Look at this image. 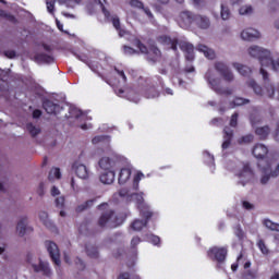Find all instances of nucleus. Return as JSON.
I'll list each match as a JSON object with an SVG mask.
<instances>
[{"label": "nucleus", "instance_id": "f257e3e1", "mask_svg": "<svg viewBox=\"0 0 279 279\" xmlns=\"http://www.w3.org/2000/svg\"><path fill=\"white\" fill-rule=\"evenodd\" d=\"M159 41L162 43V45H169L173 51H178V45L181 49V51H184L185 59L190 62H193L195 60V47L193 44L189 41H179L178 38L171 39L169 36H161L159 38Z\"/></svg>", "mask_w": 279, "mask_h": 279}, {"label": "nucleus", "instance_id": "f03ea898", "mask_svg": "<svg viewBox=\"0 0 279 279\" xmlns=\"http://www.w3.org/2000/svg\"><path fill=\"white\" fill-rule=\"evenodd\" d=\"M205 80L209 88H211L216 95H225L226 97H230V95H233L234 93L232 88L221 86V78L217 77V74L213 70H208L205 73Z\"/></svg>", "mask_w": 279, "mask_h": 279}, {"label": "nucleus", "instance_id": "7ed1b4c3", "mask_svg": "<svg viewBox=\"0 0 279 279\" xmlns=\"http://www.w3.org/2000/svg\"><path fill=\"white\" fill-rule=\"evenodd\" d=\"M122 223L123 219L112 209L104 211L98 219L99 228H119Z\"/></svg>", "mask_w": 279, "mask_h": 279}, {"label": "nucleus", "instance_id": "20e7f679", "mask_svg": "<svg viewBox=\"0 0 279 279\" xmlns=\"http://www.w3.org/2000/svg\"><path fill=\"white\" fill-rule=\"evenodd\" d=\"M247 53L248 56H251V58H256L257 60H259L262 69H265L264 66L271 62V51L263 47L251 46L247 49Z\"/></svg>", "mask_w": 279, "mask_h": 279}, {"label": "nucleus", "instance_id": "39448f33", "mask_svg": "<svg viewBox=\"0 0 279 279\" xmlns=\"http://www.w3.org/2000/svg\"><path fill=\"white\" fill-rule=\"evenodd\" d=\"M135 45L140 49L141 53L147 56V60L151 64H156V62L162 58V52H160V49H158L156 46H150L149 49H147V46H144L141 40H136Z\"/></svg>", "mask_w": 279, "mask_h": 279}, {"label": "nucleus", "instance_id": "423d86ee", "mask_svg": "<svg viewBox=\"0 0 279 279\" xmlns=\"http://www.w3.org/2000/svg\"><path fill=\"white\" fill-rule=\"evenodd\" d=\"M27 263H29L35 274H43V276H47L48 278L51 277V268H49V263L43 262V259L35 263L32 255L27 256Z\"/></svg>", "mask_w": 279, "mask_h": 279}, {"label": "nucleus", "instance_id": "0eeeda50", "mask_svg": "<svg viewBox=\"0 0 279 279\" xmlns=\"http://www.w3.org/2000/svg\"><path fill=\"white\" fill-rule=\"evenodd\" d=\"M119 162V156L111 155L101 157L98 161V165L100 169H104V171H110L111 169H114Z\"/></svg>", "mask_w": 279, "mask_h": 279}, {"label": "nucleus", "instance_id": "6e6552de", "mask_svg": "<svg viewBox=\"0 0 279 279\" xmlns=\"http://www.w3.org/2000/svg\"><path fill=\"white\" fill-rule=\"evenodd\" d=\"M46 248H47V252L49 253L51 260L54 263V265H57V267H60L62 262L60 260V248H58V244H56L52 241H47Z\"/></svg>", "mask_w": 279, "mask_h": 279}, {"label": "nucleus", "instance_id": "1a4fd4ad", "mask_svg": "<svg viewBox=\"0 0 279 279\" xmlns=\"http://www.w3.org/2000/svg\"><path fill=\"white\" fill-rule=\"evenodd\" d=\"M259 73L263 76L264 88L266 90L267 97L269 99H274V95H276V87L269 81V72H267L264 68H260Z\"/></svg>", "mask_w": 279, "mask_h": 279}, {"label": "nucleus", "instance_id": "9d476101", "mask_svg": "<svg viewBox=\"0 0 279 279\" xmlns=\"http://www.w3.org/2000/svg\"><path fill=\"white\" fill-rule=\"evenodd\" d=\"M239 178L238 184H242V186H245L252 178H254V170H252V167H250V163H244L242 170L236 174Z\"/></svg>", "mask_w": 279, "mask_h": 279}, {"label": "nucleus", "instance_id": "9b49d317", "mask_svg": "<svg viewBox=\"0 0 279 279\" xmlns=\"http://www.w3.org/2000/svg\"><path fill=\"white\" fill-rule=\"evenodd\" d=\"M43 49H45L49 54L47 53H37L35 56L36 62H39L41 64H51L53 62V56L51 52L53 51V48L47 44L41 45Z\"/></svg>", "mask_w": 279, "mask_h": 279}, {"label": "nucleus", "instance_id": "f8f14e48", "mask_svg": "<svg viewBox=\"0 0 279 279\" xmlns=\"http://www.w3.org/2000/svg\"><path fill=\"white\" fill-rule=\"evenodd\" d=\"M207 255L211 258V260L223 263V260H226V256H228V250L226 247L214 246L207 252Z\"/></svg>", "mask_w": 279, "mask_h": 279}, {"label": "nucleus", "instance_id": "ddd939ff", "mask_svg": "<svg viewBox=\"0 0 279 279\" xmlns=\"http://www.w3.org/2000/svg\"><path fill=\"white\" fill-rule=\"evenodd\" d=\"M72 171H74L75 175L81 180H88L90 178V170L84 163H80V161H75L72 165Z\"/></svg>", "mask_w": 279, "mask_h": 279}, {"label": "nucleus", "instance_id": "4468645a", "mask_svg": "<svg viewBox=\"0 0 279 279\" xmlns=\"http://www.w3.org/2000/svg\"><path fill=\"white\" fill-rule=\"evenodd\" d=\"M195 16L196 14L190 11L181 12L179 21L180 27H182L183 29H189V27H191V25L195 23Z\"/></svg>", "mask_w": 279, "mask_h": 279}, {"label": "nucleus", "instance_id": "2eb2a0df", "mask_svg": "<svg viewBox=\"0 0 279 279\" xmlns=\"http://www.w3.org/2000/svg\"><path fill=\"white\" fill-rule=\"evenodd\" d=\"M66 119H75L76 121H86L88 117L77 107H70L69 114L65 116Z\"/></svg>", "mask_w": 279, "mask_h": 279}, {"label": "nucleus", "instance_id": "dca6fc26", "mask_svg": "<svg viewBox=\"0 0 279 279\" xmlns=\"http://www.w3.org/2000/svg\"><path fill=\"white\" fill-rule=\"evenodd\" d=\"M241 38L242 40L247 41L258 40V38H260V33L254 28H246L242 31Z\"/></svg>", "mask_w": 279, "mask_h": 279}, {"label": "nucleus", "instance_id": "f3484780", "mask_svg": "<svg viewBox=\"0 0 279 279\" xmlns=\"http://www.w3.org/2000/svg\"><path fill=\"white\" fill-rule=\"evenodd\" d=\"M194 23L199 29H210V17L206 15L196 14Z\"/></svg>", "mask_w": 279, "mask_h": 279}, {"label": "nucleus", "instance_id": "a211bd4d", "mask_svg": "<svg viewBox=\"0 0 279 279\" xmlns=\"http://www.w3.org/2000/svg\"><path fill=\"white\" fill-rule=\"evenodd\" d=\"M27 230H32L31 227H27V217H22L16 225V234L23 238L27 234Z\"/></svg>", "mask_w": 279, "mask_h": 279}, {"label": "nucleus", "instance_id": "6ab92c4d", "mask_svg": "<svg viewBox=\"0 0 279 279\" xmlns=\"http://www.w3.org/2000/svg\"><path fill=\"white\" fill-rule=\"evenodd\" d=\"M43 108L48 114H58V112L61 110L60 105L54 104L49 99L44 100Z\"/></svg>", "mask_w": 279, "mask_h": 279}, {"label": "nucleus", "instance_id": "aec40b11", "mask_svg": "<svg viewBox=\"0 0 279 279\" xmlns=\"http://www.w3.org/2000/svg\"><path fill=\"white\" fill-rule=\"evenodd\" d=\"M267 154H269V148H267V146H265V144H256L253 147V156L255 158L263 159V158H265V156H267Z\"/></svg>", "mask_w": 279, "mask_h": 279}, {"label": "nucleus", "instance_id": "412c9836", "mask_svg": "<svg viewBox=\"0 0 279 279\" xmlns=\"http://www.w3.org/2000/svg\"><path fill=\"white\" fill-rule=\"evenodd\" d=\"M131 8H136L137 10H143V12L148 16V19H154V14L149 10V8H145V4L141 0H131Z\"/></svg>", "mask_w": 279, "mask_h": 279}, {"label": "nucleus", "instance_id": "4be33fe9", "mask_svg": "<svg viewBox=\"0 0 279 279\" xmlns=\"http://www.w3.org/2000/svg\"><path fill=\"white\" fill-rule=\"evenodd\" d=\"M255 134L260 141H267L269 134H271V128L269 125L259 126L255 129Z\"/></svg>", "mask_w": 279, "mask_h": 279}, {"label": "nucleus", "instance_id": "5701e85b", "mask_svg": "<svg viewBox=\"0 0 279 279\" xmlns=\"http://www.w3.org/2000/svg\"><path fill=\"white\" fill-rule=\"evenodd\" d=\"M196 49L201 51V53H204L205 58H208V60H215V50L208 48V46L198 44Z\"/></svg>", "mask_w": 279, "mask_h": 279}, {"label": "nucleus", "instance_id": "b1692460", "mask_svg": "<svg viewBox=\"0 0 279 279\" xmlns=\"http://www.w3.org/2000/svg\"><path fill=\"white\" fill-rule=\"evenodd\" d=\"M114 177H116L114 171L109 170L108 172L101 173L99 177V180H100L101 184L110 185V184L114 183Z\"/></svg>", "mask_w": 279, "mask_h": 279}, {"label": "nucleus", "instance_id": "393cba45", "mask_svg": "<svg viewBox=\"0 0 279 279\" xmlns=\"http://www.w3.org/2000/svg\"><path fill=\"white\" fill-rule=\"evenodd\" d=\"M225 142L222 143V149H228L230 147V143L232 142V137L234 136V131L230 129L229 126H226L225 130Z\"/></svg>", "mask_w": 279, "mask_h": 279}, {"label": "nucleus", "instance_id": "a878e982", "mask_svg": "<svg viewBox=\"0 0 279 279\" xmlns=\"http://www.w3.org/2000/svg\"><path fill=\"white\" fill-rule=\"evenodd\" d=\"M132 175V170L130 168H123L120 171L118 182L119 184H126L128 180H130Z\"/></svg>", "mask_w": 279, "mask_h": 279}, {"label": "nucleus", "instance_id": "bb28decb", "mask_svg": "<svg viewBox=\"0 0 279 279\" xmlns=\"http://www.w3.org/2000/svg\"><path fill=\"white\" fill-rule=\"evenodd\" d=\"M26 130H27L28 134H31L32 138H36V136H38V134H40V132H43L40 126H38L32 122H28L26 124Z\"/></svg>", "mask_w": 279, "mask_h": 279}, {"label": "nucleus", "instance_id": "cd10ccee", "mask_svg": "<svg viewBox=\"0 0 279 279\" xmlns=\"http://www.w3.org/2000/svg\"><path fill=\"white\" fill-rule=\"evenodd\" d=\"M254 14V7L252 4H243L239 9L240 16H252Z\"/></svg>", "mask_w": 279, "mask_h": 279}, {"label": "nucleus", "instance_id": "c85d7f7f", "mask_svg": "<svg viewBox=\"0 0 279 279\" xmlns=\"http://www.w3.org/2000/svg\"><path fill=\"white\" fill-rule=\"evenodd\" d=\"M247 104H250V99L236 96L229 104V106H230V108H236L239 106H247Z\"/></svg>", "mask_w": 279, "mask_h": 279}, {"label": "nucleus", "instance_id": "c756f323", "mask_svg": "<svg viewBox=\"0 0 279 279\" xmlns=\"http://www.w3.org/2000/svg\"><path fill=\"white\" fill-rule=\"evenodd\" d=\"M233 68L236 69L240 75H243L244 77H247V75L252 73V69H250V66L241 63H233Z\"/></svg>", "mask_w": 279, "mask_h": 279}, {"label": "nucleus", "instance_id": "7c9ffc66", "mask_svg": "<svg viewBox=\"0 0 279 279\" xmlns=\"http://www.w3.org/2000/svg\"><path fill=\"white\" fill-rule=\"evenodd\" d=\"M147 226V220H142V219H135L132 225L131 228L132 230H134L135 232H141V230H143L144 228H146Z\"/></svg>", "mask_w": 279, "mask_h": 279}, {"label": "nucleus", "instance_id": "2f4dec72", "mask_svg": "<svg viewBox=\"0 0 279 279\" xmlns=\"http://www.w3.org/2000/svg\"><path fill=\"white\" fill-rule=\"evenodd\" d=\"M95 202H96V199H88V201L84 202L83 204L78 205L75 208V213H84V210H88V208H93Z\"/></svg>", "mask_w": 279, "mask_h": 279}, {"label": "nucleus", "instance_id": "473e14b6", "mask_svg": "<svg viewBox=\"0 0 279 279\" xmlns=\"http://www.w3.org/2000/svg\"><path fill=\"white\" fill-rule=\"evenodd\" d=\"M86 254L89 258H99V250L93 244L86 245Z\"/></svg>", "mask_w": 279, "mask_h": 279}, {"label": "nucleus", "instance_id": "72a5a7b5", "mask_svg": "<svg viewBox=\"0 0 279 279\" xmlns=\"http://www.w3.org/2000/svg\"><path fill=\"white\" fill-rule=\"evenodd\" d=\"M232 13L230 12V8L223 3L220 4V17L222 21H229Z\"/></svg>", "mask_w": 279, "mask_h": 279}, {"label": "nucleus", "instance_id": "f704fd0d", "mask_svg": "<svg viewBox=\"0 0 279 279\" xmlns=\"http://www.w3.org/2000/svg\"><path fill=\"white\" fill-rule=\"evenodd\" d=\"M248 86L251 88H253L255 95L263 97V87H260V85L256 84V81H254V80L248 81Z\"/></svg>", "mask_w": 279, "mask_h": 279}, {"label": "nucleus", "instance_id": "c9c22d12", "mask_svg": "<svg viewBox=\"0 0 279 279\" xmlns=\"http://www.w3.org/2000/svg\"><path fill=\"white\" fill-rule=\"evenodd\" d=\"M264 226L268 230H271V232H279V223H276L269 219L264 220Z\"/></svg>", "mask_w": 279, "mask_h": 279}, {"label": "nucleus", "instance_id": "e433bc0d", "mask_svg": "<svg viewBox=\"0 0 279 279\" xmlns=\"http://www.w3.org/2000/svg\"><path fill=\"white\" fill-rule=\"evenodd\" d=\"M239 145H250L254 143V134H247L238 140Z\"/></svg>", "mask_w": 279, "mask_h": 279}, {"label": "nucleus", "instance_id": "4c0bfd02", "mask_svg": "<svg viewBox=\"0 0 279 279\" xmlns=\"http://www.w3.org/2000/svg\"><path fill=\"white\" fill-rule=\"evenodd\" d=\"M137 202V204H143L144 198H143V193H131V195H128V202Z\"/></svg>", "mask_w": 279, "mask_h": 279}, {"label": "nucleus", "instance_id": "58836bf2", "mask_svg": "<svg viewBox=\"0 0 279 279\" xmlns=\"http://www.w3.org/2000/svg\"><path fill=\"white\" fill-rule=\"evenodd\" d=\"M53 178H57V180H60L62 178V173L60 172V168H52L49 172L48 180H53Z\"/></svg>", "mask_w": 279, "mask_h": 279}, {"label": "nucleus", "instance_id": "ea45409f", "mask_svg": "<svg viewBox=\"0 0 279 279\" xmlns=\"http://www.w3.org/2000/svg\"><path fill=\"white\" fill-rule=\"evenodd\" d=\"M141 215L142 217H144V221H147V223H149L150 217H154V213L149 210V207H144L143 209H141Z\"/></svg>", "mask_w": 279, "mask_h": 279}, {"label": "nucleus", "instance_id": "a19ab883", "mask_svg": "<svg viewBox=\"0 0 279 279\" xmlns=\"http://www.w3.org/2000/svg\"><path fill=\"white\" fill-rule=\"evenodd\" d=\"M145 178V174L143 172H137L133 179V189L134 191H138V182H141Z\"/></svg>", "mask_w": 279, "mask_h": 279}, {"label": "nucleus", "instance_id": "79ce46f5", "mask_svg": "<svg viewBox=\"0 0 279 279\" xmlns=\"http://www.w3.org/2000/svg\"><path fill=\"white\" fill-rule=\"evenodd\" d=\"M264 66H270L272 71H279V58L277 60H274V56L270 52V62Z\"/></svg>", "mask_w": 279, "mask_h": 279}, {"label": "nucleus", "instance_id": "37998d69", "mask_svg": "<svg viewBox=\"0 0 279 279\" xmlns=\"http://www.w3.org/2000/svg\"><path fill=\"white\" fill-rule=\"evenodd\" d=\"M43 225L51 232H54L56 234H58V227H56V225L53 223V221H51V219L48 218V220L44 221Z\"/></svg>", "mask_w": 279, "mask_h": 279}, {"label": "nucleus", "instance_id": "c03bdc74", "mask_svg": "<svg viewBox=\"0 0 279 279\" xmlns=\"http://www.w3.org/2000/svg\"><path fill=\"white\" fill-rule=\"evenodd\" d=\"M215 69H216V71H218V73H220V75H222V73L228 71L230 68H228V65H226V63H223V62H216Z\"/></svg>", "mask_w": 279, "mask_h": 279}, {"label": "nucleus", "instance_id": "a18cd8bd", "mask_svg": "<svg viewBox=\"0 0 279 279\" xmlns=\"http://www.w3.org/2000/svg\"><path fill=\"white\" fill-rule=\"evenodd\" d=\"M221 77L225 80V82H234V74L230 69L221 74Z\"/></svg>", "mask_w": 279, "mask_h": 279}, {"label": "nucleus", "instance_id": "49530a36", "mask_svg": "<svg viewBox=\"0 0 279 279\" xmlns=\"http://www.w3.org/2000/svg\"><path fill=\"white\" fill-rule=\"evenodd\" d=\"M146 97H147V99H154V98L158 97V90H156V87H149L146 90Z\"/></svg>", "mask_w": 279, "mask_h": 279}, {"label": "nucleus", "instance_id": "de8ad7c7", "mask_svg": "<svg viewBox=\"0 0 279 279\" xmlns=\"http://www.w3.org/2000/svg\"><path fill=\"white\" fill-rule=\"evenodd\" d=\"M257 247L260 250L262 254H269V248H267V245L265 244V241L259 240L257 242Z\"/></svg>", "mask_w": 279, "mask_h": 279}, {"label": "nucleus", "instance_id": "09e8293b", "mask_svg": "<svg viewBox=\"0 0 279 279\" xmlns=\"http://www.w3.org/2000/svg\"><path fill=\"white\" fill-rule=\"evenodd\" d=\"M60 5H66V8H75V2L73 0H57Z\"/></svg>", "mask_w": 279, "mask_h": 279}, {"label": "nucleus", "instance_id": "8fccbe9b", "mask_svg": "<svg viewBox=\"0 0 279 279\" xmlns=\"http://www.w3.org/2000/svg\"><path fill=\"white\" fill-rule=\"evenodd\" d=\"M0 16H2V19H7L8 21H11V22L15 21L14 15H12V14H10V13L5 12L4 10H1V9H0Z\"/></svg>", "mask_w": 279, "mask_h": 279}, {"label": "nucleus", "instance_id": "3c124183", "mask_svg": "<svg viewBox=\"0 0 279 279\" xmlns=\"http://www.w3.org/2000/svg\"><path fill=\"white\" fill-rule=\"evenodd\" d=\"M106 141V136L97 135L92 140L93 145H99V143H104Z\"/></svg>", "mask_w": 279, "mask_h": 279}, {"label": "nucleus", "instance_id": "603ef678", "mask_svg": "<svg viewBox=\"0 0 279 279\" xmlns=\"http://www.w3.org/2000/svg\"><path fill=\"white\" fill-rule=\"evenodd\" d=\"M148 241H151L154 245H158L160 243V238L158 235L149 234L147 235Z\"/></svg>", "mask_w": 279, "mask_h": 279}, {"label": "nucleus", "instance_id": "864d4df0", "mask_svg": "<svg viewBox=\"0 0 279 279\" xmlns=\"http://www.w3.org/2000/svg\"><path fill=\"white\" fill-rule=\"evenodd\" d=\"M238 121H239V113H233L230 120L231 128H236Z\"/></svg>", "mask_w": 279, "mask_h": 279}, {"label": "nucleus", "instance_id": "5fc2aeb1", "mask_svg": "<svg viewBox=\"0 0 279 279\" xmlns=\"http://www.w3.org/2000/svg\"><path fill=\"white\" fill-rule=\"evenodd\" d=\"M46 5H47V10L50 14H53V10L56 8V1L53 0H50V1H47L46 2Z\"/></svg>", "mask_w": 279, "mask_h": 279}, {"label": "nucleus", "instance_id": "6e6d98bb", "mask_svg": "<svg viewBox=\"0 0 279 279\" xmlns=\"http://www.w3.org/2000/svg\"><path fill=\"white\" fill-rule=\"evenodd\" d=\"M96 3H99L101 10H102V13L104 15L107 17V19H110V11H108L106 9V7L104 5V3L100 1V0H96Z\"/></svg>", "mask_w": 279, "mask_h": 279}, {"label": "nucleus", "instance_id": "4d7b16f0", "mask_svg": "<svg viewBox=\"0 0 279 279\" xmlns=\"http://www.w3.org/2000/svg\"><path fill=\"white\" fill-rule=\"evenodd\" d=\"M272 138H274L275 143L279 144V121L277 122L276 129L272 133Z\"/></svg>", "mask_w": 279, "mask_h": 279}, {"label": "nucleus", "instance_id": "13d9d810", "mask_svg": "<svg viewBox=\"0 0 279 279\" xmlns=\"http://www.w3.org/2000/svg\"><path fill=\"white\" fill-rule=\"evenodd\" d=\"M118 279H141L137 275L133 276L132 278L130 277V272H122L120 274Z\"/></svg>", "mask_w": 279, "mask_h": 279}, {"label": "nucleus", "instance_id": "bf43d9fd", "mask_svg": "<svg viewBox=\"0 0 279 279\" xmlns=\"http://www.w3.org/2000/svg\"><path fill=\"white\" fill-rule=\"evenodd\" d=\"M123 51L126 56H134V53H136V51L134 50V48L130 47V46H123Z\"/></svg>", "mask_w": 279, "mask_h": 279}, {"label": "nucleus", "instance_id": "052dcab7", "mask_svg": "<svg viewBox=\"0 0 279 279\" xmlns=\"http://www.w3.org/2000/svg\"><path fill=\"white\" fill-rule=\"evenodd\" d=\"M57 208H62L64 206V196H59L56 198Z\"/></svg>", "mask_w": 279, "mask_h": 279}, {"label": "nucleus", "instance_id": "680f3d73", "mask_svg": "<svg viewBox=\"0 0 279 279\" xmlns=\"http://www.w3.org/2000/svg\"><path fill=\"white\" fill-rule=\"evenodd\" d=\"M138 243H141V238L134 236L131 240V247H132V250H136V246L138 245Z\"/></svg>", "mask_w": 279, "mask_h": 279}, {"label": "nucleus", "instance_id": "e2e57ef3", "mask_svg": "<svg viewBox=\"0 0 279 279\" xmlns=\"http://www.w3.org/2000/svg\"><path fill=\"white\" fill-rule=\"evenodd\" d=\"M119 195H120V197H125V199L128 202V195H132V194H130V191L128 189H121L119 191Z\"/></svg>", "mask_w": 279, "mask_h": 279}, {"label": "nucleus", "instance_id": "0e129e2a", "mask_svg": "<svg viewBox=\"0 0 279 279\" xmlns=\"http://www.w3.org/2000/svg\"><path fill=\"white\" fill-rule=\"evenodd\" d=\"M39 219H40L41 223H44V221L49 220V214H47V211H40Z\"/></svg>", "mask_w": 279, "mask_h": 279}, {"label": "nucleus", "instance_id": "69168bd1", "mask_svg": "<svg viewBox=\"0 0 279 279\" xmlns=\"http://www.w3.org/2000/svg\"><path fill=\"white\" fill-rule=\"evenodd\" d=\"M192 2L195 8H204L206 5V1L204 0H192Z\"/></svg>", "mask_w": 279, "mask_h": 279}, {"label": "nucleus", "instance_id": "338daca9", "mask_svg": "<svg viewBox=\"0 0 279 279\" xmlns=\"http://www.w3.org/2000/svg\"><path fill=\"white\" fill-rule=\"evenodd\" d=\"M112 25L116 27V29L120 31L121 29V22L119 21V17H112Z\"/></svg>", "mask_w": 279, "mask_h": 279}, {"label": "nucleus", "instance_id": "774afa93", "mask_svg": "<svg viewBox=\"0 0 279 279\" xmlns=\"http://www.w3.org/2000/svg\"><path fill=\"white\" fill-rule=\"evenodd\" d=\"M4 56L7 58H10V59L16 58V51H14V50H7V51H4Z\"/></svg>", "mask_w": 279, "mask_h": 279}]
</instances>
